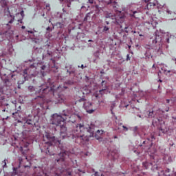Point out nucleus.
Returning a JSON list of instances; mask_svg holds the SVG:
<instances>
[{"label":"nucleus","mask_w":176,"mask_h":176,"mask_svg":"<svg viewBox=\"0 0 176 176\" xmlns=\"http://www.w3.org/2000/svg\"><path fill=\"white\" fill-rule=\"evenodd\" d=\"M133 131L135 133H138V126L133 127Z\"/></svg>","instance_id":"nucleus-31"},{"label":"nucleus","mask_w":176,"mask_h":176,"mask_svg":"<svg viewBox=\"0 0 176 176\" xmlns=\"http://www.w3.org/2000/svg\"><path fill=\"white\" fill-rule=\"evenodd\" d=\"M60 2H66L67 8L71 6V2H74V0H59Z\"/></svg>","instance_id":"nucleus-22"},{"label":"nucleus","mask_w":176,"mask_h":176,"mask_svg":"<svg viewBox=\"0 0 176 176\" xmlns=\"http://www.w3.org/2000/svg\"><path fill=\"white\" fill-rule=\"evenodd\" d=\"M20 14H21L22 19H18V22H19V23H23V19H24V11L22 10V11L20 12Z\"/></svg>","instance_id":"nucleus-25"},{"label":"nucleus","mask_w":176,"mask_h":176,"mask_svg":"<svg viewBox=\"0 0 176 176\" xmlns=\"http://www.w3.org/2000/svg\"><path fill=\"white\" fill-rule=\"evenodd\" d=\"M89 3H94V0H88Z\"/></svg>","instance_id":"nucleus-37"},{"label":"nucleus","mask_w":176,"mask_h":176,"mask_svg":"<svg viewBox=\"0 0 176 176\" xmlns=\"http://www.w3.org/2000/svg\"><path fill=\"white\" fill-rule=\"evenodd\" d=\"M30 75H34V72L30 73Z\"/></svg>","instance_id":"nucleus-51"},{"label":"nucleus","mask_w":176,"mask_h":176,"mask_svg":"<svg viewBox=\"0 0 176 176\" xmlns=\"http://www.w3.org/2000/svg\"><path fill=\"white\" fill-rule=\"evenodd\" d=\"M47 56H50V57H52V52H50V51L47 50Z\"/></svg>","instance_id":"nucleus-33"},{"label":"nucleus","mask_w":176,"mask_h":176,"mask_svg":"<svg viewBox=\"0 0 176 176\" xmlns=\"http://www.w3.org/2000/svg\"><path fill=\"white\" fill-rule=\"evenodd\" d=\"M105 89H102L101 90L96 91V92L94 93L93 97H95L96 98H98L100 96H102L104 94V91Z\"/></svg>","instance_id":"nucleus-15"},{"label":"nucleus","mask_w":176,"mask_h":176,"mask_svg":"<svg viewBox=\"0 0 176 176\" xmlns=\"http://www.w3.org/2000/svg\"><path fill=\"white\" fill-rule=\"evenodd\" d=\"M14 173H15V174L17 173V168H14Z\"/></svg>","instance_id":"nucleus-39"},{"label":"nucleus","mask_w":176,"mask_h":176,"mask_svg":"<svg viewBox=\"0 0 176 176\" xmlns=\"http://www.w3.org/2000/svg\"><path fill=\"white\" fill-rule=\"evenodd\" d=\"M108 31H109V28L108 26H104L103 28V32H107Z\"/></svg>","instance_id":"nucleus-28"},{"label":"nucleus","mask_w":176,"mask_h":176,"mask_svg":"<svg viewBox=\"0 0 176 176\" xmlns=\"http://www.w3.org/2000/svg\"><path fill=\"white\" fill-rule=\"evenodd\" d=\"M56 156L57 159L55 160V162H56L58 164H60V163H62V164H65V157H67V151H62Z\"/></svg>","instance_id":"nucleus-10"},{"label":"nucleus","mask_w":176,"mask_h":176,"mask_svg":"<svg viewBox=\"0 0 176 176\" xmlns=\"http://www.w3.org/2000/svg\"><path fill=\"white\" fill-rule=\"evenodd\" d=\"M13 21H14V16L12 17V19L8 21V24H12L13 23Z\"/></svg>","instance_id":"nucleus-32"},{"label":"nucleus","mask_w":176,"mask_h":176,"mask_svg":"<svg viewBox=\"0 0 176 176\" xmlns=\"http://www.w3.org/2000/svg\"><path fill=\"white\" fill-rule=\"evenodd\" d=\"M105 23L107 25L113 23L118 25L120 24V21L118 16L112 14V13H107L105 14Z\"/></svg>","instance_id":"nucleus-7"},{"label":"nucleus","mask_w":176,"mask_h":176,"mask_svg":"<svg viewBox=\"0 0 176 176\" xmlns=\"http://www.w3.org/2000/svg\"><path fill=\"white\" fill-rule=\"evenodd\" d=\"M120 19V24L118 25L121 28V32H126V34H129V25H123L124 23L123 22V19H124V16H119Z\"/></svg>","instance_id":"nucleus-11"},{"label":"nucleus","mask_w":176,"mask_h":176,"mask_svg":"<svg viewBox=\"0 0 176 176\" xmlns=\"http://www.w3.org/2000/svg\"><path fill=\"white\" fill-rule=\"evenodd\" d=\"M19 166H23L25 168H27V167H30V166L23 165V158L21 157H19Z\"/></svg>","instance_id":"nucleus-23"},{"label":"nucleus","mask_w":176,"mask_h":176,"mask_svg":"<svg viewBox=\"0 0 176 176\" xmlns=\"http://www.w3.org/2000/svg\"><path fill=\"white\" fill-rule=\"evenodd\" d=\"M170 171L171 170H170L169 168H166L165 170L161 171V173L162 174H163V175L168 176L170 175Z\"/></svg>","instance_id":"nucleus-21"},{"label":"nucleus","mask_w":176,"mask_h":176,"mask_svg":"<svg viewBox=\"0 0 176 176\" xmlns=\"http://www.w3.org/2000/svg\"><path fill=\"white\" fill-rule=\"evenodd\" d=\"M144 1L146 3V8L148 9V10H151V9H153V8H155V6H156V5H157V1H147L146 0H144Z\"/></svg>","instance_id":"nucleus-13"},{"label":"nucleus","mask_w":176,"mask_h":176,"mask_svg":"<svg viewBox=\"0 0 176 176\" xmlns=\"http://www.w3.org/2000/svg\"><path fill=\"white\" fill-rule=\"evenodd\" d=\"M31 69H32L33 71L36 70V67L34 64L31 65L28 69H25L23 71V74H21V77L23 78V80L18 81V83L19 85H23V83H24L25 80H28V72L29 71H31Z\"/></svg>","instance_id":"nucleus-9"},{"label":"nucleus","mask_w":176,"mask_h":176,"mask_svg":"<svg viewBox=\"0 0 176 176\" xmlns=\"http://www.w3.org/2000/svg\"><path fill=\"white\" fill-rule=\"evenodd\" d=\"M170 161H166V163H168Z\"/></svg>","instance_id":"nucleus-58"},{"label":"nucleus","mask_w":176,"mask_h":176,"mask_svg":"<svg viewBox=\"0 0 176 176\" xmlns=\"http://www.w3.org/2000/svg\"><path fill=\"white\" fill-rule=\"evenodd\" d=\"M47 31H52V28L50 27L47 28Z\"/></svg>","instance_id":"nucleus-41"},{"label":"nucleus","mask_w":176,"mask_h":176,"mask_svg":"<svg viewBox=\"0 0 176 176\" xmlns=\"http://www.w3.org/2000/svg\"><path fill=\"white\" fill-rule=\"evenodd\" d=\"M124 130H125V131H127L129 130V128H127V126H124V125L122 126Z\"/></svg>","instance_id":"nucleus-34"},{"label":"nucleus","mask_w":176,"mask_h":176,"mask_svg":"<svg viewBox=\"0 0 176 176\" xmlns=\"http://www.w3.org/2000/svg\"><path fill=\"white\" fill-rule=\"evenodd\" d=\"M18 123H23V122L18 120Z\"/></svg>","instance_id":"nucleus-49"},{"label":"nucleus","mask_w":176,"mask_h":176,"mask_svg":"<svg viewBox=\"0 0 176 176\" xmlns=\"http://www.w3.org/2000/svg\"><path fill=\"white\" fill-rule=\"evenodd\" d=\"M114 138H118V136H114Z\"/></svg>","instance_id":"nucleus-57"},{"label":"nucleus","mask_w":176,"mask_h":176,"mask_svg":"<svg viewBox=\"0 0 176 176\" xmlns=\"http://www.w3.org/2000/svg\"><path fill=\"white\" fill-rule=\"evenodd\" d=\"M29 89L31 91H34L35 94L39 95L37 96L35 100H36L38 105H40L41 108H43L45 102L52 101L55 104H65L67 102V96L63 93H60L56 96L54 95V93H56L54 85L50 87L47 83H45L36 88L29 87Z\"/></svg>","instance_id":"nucleus-2"},{"label":"nucleus","mask_w":176,"mask_h":176,"mask_svg":"<svg viewBox=\"0 0 176 176\" xmlns=\"http://www.w3.org/2000/svg\"><path fill=\"white\" fill-rule=\"evenodd\" d=\"M88 42H93V40H88Z\"/></svg>","instance_id":"nucleus-50"},{"label":"nucleus","mask_w":176,"mask_h":176,"mask_svg":"<svg viewBox=\"0 0 176 176\" xmlns=\"http://www.w3.org/2000/svg\"><path fill=\"white\" fill-rule=\"evenodd\" d=\"M130 47H131V46L129 45V48L130 49Z\"/></svg>","instance_id":"nucleus-60"},{"label":"nucleus","mask_w":176,"mask_h":176,"mask_svg":"<svg viewBox=\"0 0 176 176\" xmlns=\"http://www.w3.org/2000/svg\"><path fill=\"white\" fill-rule=\"evenodd\" d=\"M143 167L145 168V170H148V168H159V166H157V164H155V162H144L142 163Z\"/></svg>","instance_id":"nucleus-12"},{"label":"nucleus","mask_w":176,"mask_h":176,"mask_svg":"<svg viewBox=\"0 0 176 176\" xmlns=\"http://www.w3.org/2000/svg\"><path fill=\"white\" fill-rule=\"evenodd\" d=\"M35 126V122L32 119H28L23 125V131L22 132L23 138H29L32 133V127Z\"/></svg>","instance_id":"nucleus-6"},{"label":"nucleus","mask_w":176,"mask_h":176,"mask_svg":"<svg viewBox=\"0 0 176 176\" xmlns=\"http://www.w3.org/2000/svg\"><path fill=\"white\" fill-rule=\"evenodd\" d=\"M89 19H90V13H87L85 16V17L84 18V21H87V20H89Z\"/></svg>","instance_id":"nucleus-26"},{"label":"nucleus","mask_w":176,"mask_h":176,"mask_svg":"<svg viewBox=\"0 0 176 176\" xmlns=\"http://www.w3.org/2000/svg\"><path fill=\"white\" fill-rule=\"evenodd\" d=\"M41 69H42L43 71H45V69H46V66L43 65V66L41 67Z\"/></svg>","instance_id":"nucleus-35"},{"label":"nucleus","mask_w":176,"mask_h":176,"mask_svg":"<svg viewBox=\"0 0 176 176\" xmlns=\"http://www.w3.org/2000/svg\"><path fill=\"white\" fill-rule=\"evenodd\" d=\"M157 2V0H147V2Z\"/></svg>","instance_id":"nucleus-36"},{"label":"nucleus","mask_w":176,"mask_h":176,"mask_svg":"<svg viewBox=\"0 0 176 176\" xmlns=\"http://www.w3.org/2000/svg\"><path fill=\"white\" fill-rule=\"evenodd\" d=\"M166 102H167V104H169L170 103V99H166Z\"/></svg>","instance_id":"nucleus-44"},{"label":"nucleus","mask_w":176,"mask_h":176,"mask_svg":"<svg viewBox=\"0 0 176 176\" xmlns=\"http://www.w3.org/2000/svg\"><path fill=\"white\" fill-rule=\"evenodd\" d=\"M169 109H170L169 107H166V109H165L166 112H168Z\"/></svg>","instance_id":"nucleus-42"},{"label":"nucleus","mask_w":176,"mask_h":176,"mask_svg":"<svg viewBox=\"0 0 176 176\" xmlns=\"http://www.w3.org/2000/svg\"><path fill=\"white\" fill-rule=\"evenodd\" d=\"M138 12L137 11H131L129 12V16H131V17H133L134 19H138V16H137V15L135 14H138Z\"/></svg>","instance_id":"nucleus-20"},{"label":"nucleus","mask_w":176,"mask_h":176,"mask_svg":"<svg viewBox=\"0 0 176 176\" xmlns=\"http://www.w3.org/2000/svg\"><path fill=\"white\" fill-rule=\"evenodd\" d=\"M65 165L63 166L60 168H58L54 173H45L43 170H42L41 168H35L34 173L33 174V176H60L61 174H63V171H64V168Z\"/></svg>","instance_id":"nucleus-5"},{"label":"nucleus","mask_w":176,"mask_h":176,"mask_svg":"<svg viewBox=\"0 0 176 176\" xmlns=\"http://www.w3.org/2000/svg\"><path fill=\"white\" fill-rule=\"evenodd\" d=\"M159 130V135H162V134H164L167 133V129L164 128V123L161 126L158 127Z\"/></svg>","instance_id":"nucleus-16"},{"label":"nucleus","mask_w":176,"mask_h":176,"mask_svg":"<svg viewBox=\"0 0 176 176\" xmlns=\"http://www.w3.org/2000/svg\"><path fill=\"white\" fill-rule=\"evenodd\" d=\"M10 17H13V16L10 14Z\"/></svg>","instance_id":"nucleus-59"},{"label":"nucleus","mask_w":176,"mask_h":176,"mask_svg":"<svg viewBox=\"0 0 176 176\" xmlns=\"http://www.w3.org/2000/svg\"><path fill=\"white\" fill-rule=\"evenodd\" d=\"M43 76H45V74L43 73Z\"/></svg>","instance_id":"nucleus-61"},{"label":"nucleus","mask_w":176,"mask_h":176,"mask_svg":"<svg viewBox=\"0 0 176 176\" xmlns=\"http://www.w3.org/2000/svg\"><path fill=\"white\" fill-rule=\"evenodd\" d=\"M6 163H8V160H4L2 162L3 168H5V167H6Z\"/></svg>","instance_id":"nucleus-27"},{"label":"nucleus","mask_w":176,"mask_h":176,"mask_svg":"<svg viewBox=\"0 0 176 176\" xmlns=\"http://www.w3.org/2000/svg\"><path fill=\"white\" fill-rule=\"evenodd\" d=\"M101 176H104V175L102 174Z\"/></svg>","instance_id":"nucleus-64"},{"label":"nucleus","mask_w":176,"mask_h":176,"mask_svg":"<svg viewBox=\"0 0 176 176\" xmlns=\"http://www.w3.org/2000/svg\"><path fill=\"white\" fill-rule=\"evenodd\" d=\"M104 83H105V81L102 80V86H104Z\"/></svg>","instance_id":"nucleus-46"},{"label":"nucleus","mask_w":176,"mask_h":176,"mask_svg":"<svg viewBox=\"0 0 176 176\" xmlns=\"http://www.w3.org/2000/svg\"><path fill=\"white\" fill-rule=\"evenodd\" d=\"M28 32H29V34H34V32L32 31H28Z\"/></svg>","instance_id":"nucleus-45"},{"label":"nucleus","mask_w":176,"mask_h":176,"mask_svg":"<svg viewBox=\"0 0 176 176\" xmlns=\"http://www.w3.org/2000/svg\"><path fill=\"white\" fill-rule=\"evenodd\" d=\"M115 107V103H113V104H111V111H112V109H113V107Z\"/></svg>","instance_id":"nucleus-40"},{"label":"nucleus","mask_w":176,"mask_h":176,"mask_svg":"<svg viewBox=\"0 0 176 176\" xmlns=\"http://www.w3.org/2000/svg\"><path fill=\"white\" fill-rule=\"evenodd\" d=\"M152 68H155V65H153Z\"/></svg>","instance_id":"nucleus-55"},{"label":"nucleus","mask_w":176,"mask_h":176,"mask_svg":"<svg viewBox=\"0 0 176 176\" xmlns=\"http://www.w3.org/2000/svg\"><path fill=\"white\" fill-rule=\"evenodd\" d=\"M166 42L167 43H170V39H175V36L173 35H171L170 33L166 34Z\"/></svg>","instance_id":"nucleus-19"},{"label":"nucleus","mask_w":176,"mask_h":176,"mask_svg":"<svg viewBox=\"0 0 176 176\" xmlns=\"http://www.w3.org/2000/svg\"><path fill=\"white\" fill-rule=\"evenodd\" d=\"M45 9L47 12H50V4L47 3L45 6Z\"/></svg>","instance_id":"nucleus-30"},{"label":"nucleus","mask_w":176,"mask_h":176,"mask_svg":"<svg viewBox=\"0 0 176 176\" xmlns=\"http://www.w3.org/2000/svg\"><path fill=\"white\" fill-rule=\"evenodd\" d=\"M21 28L22 30H25V26H22Z\"/></svg>","instance_id":"nucleus-48"},{"label":"nucleus","mask_w":176,"mask_h":176,"mask_svg":"<svg viewBox=\"0 0 176 176\" xmlns=\"http://www.w3.org/2000/svg\"><path fill=\"white\" fill-rule=\"evenodd\" d=\"M93 176H98V172L95 173V174Z\"/></svg>","instance_id":"nucleus-43"},{"label":"nucleus","mask_w":176,"mask_h":176,"mask_svg":"<svg viewBox=\"0 0 176 176\" xmlns=\"http://www.w3.org/2000/svg\"><path fill=\"white\" fill-rule=\"evenodd\" d=\"M148 142H149L148 145H152V141H153V140H155V136H153V135H151V138H148Z\"/></svg>","instance_id":"nucleus-24"},{"label":"nucleus","mask_w":176,"mask_h":176,"mask_svg":"<svg viewBox=\"0 0 176 176\" xmlns=\"http://www.w3.org/2000/svg\"><path fill=\"white\" fill-rule=\"evenodd\" d=\"M143 144H146V141H144V142H143Z\"/></svg>","instance_id":"nucleus-53"},{"label":"nucleus","mask_w":176,"mask_h":176,"mask_svg":"<svg viewBox=\"0 0 176 176\" xmlns=\"http://www.w3.org/2000/svg\"><path fill=\"white\" fill-rule=\"evenodd\" d=\"M82 120V116L79 114H72L70 116L67 114L58 115L54 113L50 119L51 124H54L56 127H60V136L58 139H56L54 135L50 134V133L45 131L43 134V142L44 144L47 145V155L50 156L54 155V153L50 152V147L53 146V142L58 144L60 146L61 145V140H64L68 137V133H67V126H65V122H69V123H75L76 120Z\"/></svg>","instance_id":"nucleus-1"},{"label":"nucleus","mask_w":176,"mask_h":176,"mask_svg":"<svg viewBox=\"0 0 176 176\" xmlns=\"http://www.w3.org/2000/svg\"><path fill=\"white\" fill-rule=\"evenodd\" d=\"M148 118H153V111L148 112Z\"/></svg>","instance_id":"nucleus-29"},{"label":"nucleus","mask_w":176,"mask_h":176,"mask_svg":"<svg viewBox=\"0 0 176 176\" xmlns=\"http://www.w3.org/2000/svg\"><path fill=\"white\" fill-rule=\"evenodd\" d=\"M65 68L67 69V72L69 76L72 78V80H68L66 81V85L72 86V85L78 82L80 79H82V76L78 77V74H76L75 69L73 68L72 65L66 66Z\"/></svg>","instance_id":"nucleus-4"},{"label":"nucleus","mask_w":176,"mask_h":176,"mask_svg":"<svg viewBox=\"0 0 176 176\" xmlns=\"http://www.w3.org/2000/svg\"><path fill=\"white\" fill-rule=\"evenodd\" d=\"M82 69H83L85 68V66L83 65H81V67Z\"/></svg>","instance_id":"nucleus-47"},{"label":"nucleus","mask_w":176,"mask_h":176,"mask_svg":"<svg viewBox=\"0 0 176 176\" xmlns=\"http://www.w3.org/2000/svg\"><path fill=\"white\" fill-rule=\"evenodd\" d=\"M138 118H141V116L140 115H138Z\"/></svg>","instance_id":"nucleus-56"},{"label":"nucleus","mask_w":176,"mask_h":176,"mask_svg":"<svg viewBox=\"0 0 176 176\" xmlns=\"http://www.w3.org/2000/svg\"><path fill=\"white\" fill-rule=\"evenodd\" d=\"M104 131L98 130L96 133H94V129L90 126V125L85 123L77 124L76 126L74 128L72 133V138H77V142L80 144H86L89 142V140L91 138H96V140H100L101 135H102Z\"/></svg>","instance_id":"nucleus-3"},{"label":"nucleus","mask_w":176,"mask_h":176,"mask_svg":"<svg viewBox=\"0 0 176 176\" xmlns=\"http://www.w3.org/2000/svg\"><path fill=\"white\" fill-rule=\"evenodd\" d=\"M56 25H57L58 27H61V23H60V22L57 23H56Z\"/></svg>","instance_id":"nucleus-38"},{"label":"nucleus","mask_w":176,"mask_h":176,"mask_svg":"<svg viewBox=\"0 0 176 176\" xmlns=\"http://www.w3.org/2000/svg\"><path fill=\"white\" fill-rule=\"evenodd\" d=\"M20 113H21V106H18L16 111L12 113V116L14 119H19V118L21 117Z\"/></svg>","instance_id":"nucleus-14"},{"label":"nucleus","mask_w":176,"mask_h":176,"mask_svg":"<svg viewBox=\"0 0 176 176\" xmlns=\"http://www.w3.org/2000/svg\"><path fill=\"white\" fill-rule=\"evenodd\" d=\"M127 60H130V58H129V54L127 55Z\"/></svg>","instance_id":"nucleus-52"},{"label":"nucleus","mask_w":176,"mask_h":176,"mask_svg":"<svg viewBox=\"0 0 176 176\" xmlns=\"http://www.w3.org/2000/svg\"><path fill=\"white\" fill-rule=\"evenodd\" d=\"M79 102H83V108L87 111L88 113H93L94 111H96V108L93 107V104L87 100H86L85 98H82L80 100H78Z\"/></svg>","instance_id":"nucleus-8"},{"label":"nucleus","mask_w":176,"mask_h":176,"mask_svg":"<svg viewBox=\"0 0 176 176\" xmlns=\"http://www.w3.org/2000/svg\"><path fill=\"white\" fill-rule=\"evenodd\" d=\"M160 82H162V80H159Z\"/></svg>","instance_id":"nucleus-62"},{"label":"nucleus","mask_w":176,"mask_h":176,"mask_svg":"<svg viewBox=\"0 0 176 176\" xmlns=\"http://www.w3.org/2000/svg\"><path fill=\"white\" fill-rule=\"evenodd\" d=\"M19 14H20L19 13L16 14V16L19 15Z\"/></svg>","instance_id":"nucleus-63"},{"label":"nucleus","mask_w":176,"mask_h":176,"mask_svg":"<svg viewBox=\"0 0 176 176\" xmlns=\"http://www.w3.org/2000/svg\"><path fill=\"white\" fill-rule=\"evenodd\" d=\"M105 3L107 5H112L113 8H116V5L118 3H116V1L115 0H105Z\"/></svg>","instance_id":"nucleus-17"},{"label":"nucleus","mask_w":176,"mask_h":176,"mask_svg":"<svg viewBox=\"0 0 176 176\" xmlns=\"http://www.w3.org/2000/svg\"><path fill=\"white\" fill-rule=\"evenodd\" d=\"M159 41H162V38H160V36L157 35L155 32L154 34V39H153V43H156L157 42H159Z\"/></svg>","instance_id":"nucleus-18"},{"label":"nucleus","mask_w":176,"mask_h":176,"mask_svg":"<svg viewBox=\"0 0 176 176\" xmlns=\"http://www.w3.org/2000/svg\"><path fill=\"white\" fill-rule=\"evenodd\" d=\"M6 109H4L3 110V112H6Z\"/></svg>","instance_id":"nucleus-54"}]
</instances>
